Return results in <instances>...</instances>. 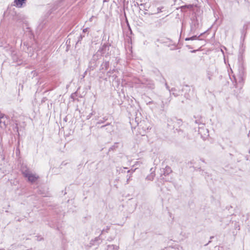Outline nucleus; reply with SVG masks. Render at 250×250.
Instances as JSON below:
<instances>
[{
  "mask_svg": "<svg viewBox=\"0 0 250 250\" xmlns=\"http://www.w3.org/2000/svg\"><path fill=\"white\" fill-rule=\"evenodd\" d=\"M21 172L23 176L27 178L28 181L30 183L35 182L38 178L39 176L35 174H33L26 167H22L21 168Z\"/></svg>",
  "mask_w": 250,
  "mask_h": 250,
  "instance_id": "nucleus-1",
  "label": "nucleus"
},
{
  "mask_svg": "<svg viewBox=\"0 0 250 250\" xmlns=\"http://www.w3.org/2000/svg\"><path fill=\"white\" fill-rule=\"evenodd\" d=\"M141 82L142 84L150 89H153L155 88L154 83L153 81L151 80L144 79L141 80Z\"/></svg>",
  "mask_w": 250,
  "mask_h": 250,
  "instance_id": "nucleus-2",
  "label": "nucleus"
},
{
  "mask_svg": "<svg viewBox=\"0 0 250 250\" xmlns=\"http://www.w3.org/2000/svg\"><path fill=\"white\" fill-rule=\"evenodd\" d=\"M161 103L160 105H156L155 106L153 107L152 108L154 109H157L160 108V110L164 111L166 106H167L168 103L170 101V99L168 98L167 101H164L163 99H161Z\"/></svg>",
  "mask_w": 250,
  "mask_h": 250,
  "instance_id": "nucleus-3",
  "label": "nucleus"
},
{
  "mask_svg": "<svg viewBox=\"0 0 250 250\" xmlns=\"http://www.w3.org/2000/svg\"><path fill=\"white\" fill-rule=\"evenodd\" d=\"M216 69L215 67H209L207 70V76L208 79L210 81L212 77L216 73Z\"/></svg>",
  "mask_w": 250,
  "mask_h": 250,
  "instance_id": "nucleus-4",
  "label": "nucleus"
},
{
  "mask_svg": "<svg viewBox=\"0 0 250 250\" xmlns=\"http://www.w3.org/2000/svg\"><path fill=\"white\" fill-rule=\"evenodd\" d=\"M5 117L3 114L0 115V125L1 127H5Z\"/></svg>",
  "mask_w": 250,
  "mask_h": 250,
  "instance_id": "nucleus-5",
  "label": "nucleus"
},
{
  "mask_svg": "<svg viewBox=\"0 0 250 250\" xmlns=\"http://www.w3.org/2000/svg\"><path fill=\"white\" fill-rule=\"evenodd\" d=\"M202 35V34H201L199 36H197V35L193 36L189 38H186V41H192V40H200L199 38Z\"/></svg>",
  "mask_w": 250,
  "mask_h": 250,
  "instance_id": "nucleus-6",
  "label": "nucleus"
},
{
  "mask_svg": "<svg viewBox=\"0 0 250 250\" xmlns=\"http://www.w3.org/2000/svg\"><path fill=\"white\" fill-rule=\"evenodd\" d=\"M119 247L116 245H111L107 246V250H117Z\"/></svg>",
  "mask_w": 250,
  "mask_h": 250,
  "instance_id": "nucleus-7",
  "label": "nucleus"
},
{
  "mask_svg": "<svg viewBox=\"0 0 250 250\" xmlns=\"http://www.w3.org/2000/svg\"><path fill=\"white\" fill-rule=\"evenodd\" d=\"M172 172L171 168L167 166L164 170V174L168 175Z\"/></svg>",
  "mask_w": 250,
  "mask_h": 250,
  "instance_id": "nucleus-8",
  "label": "nucleus"
},
{
  "mask_svg": "<svg viewBox=\"0 0 250 250\" xmlns=\"http://www.w3.org/2000/svg\"><path fill=\"white\" fill-rule=\"evenodd\" d=\"M108 66H109V62H104L102 65L103 68H104V67L105 69H107Z\"/></svg>",
  "mask_w": 250,
  "mask_h": 250,
  "instance_id": "nucleus-9",
  "label": "nucleus"
},
{
  "mask_svg": "<svg viewBox=\"0 0 250 250\" xmlns=\"http://www.w3.org/2000/svg\"><path fill=\"white\" fill-rule=\"evenodd\" d=\"M132 177V174H128L126 176L127 180H126V184H128L129 183V182L130 180L131 177Z\"/></svg>",
  "mask_w": 250,
  "mask_h": 250,
  "instance_id": "nucleus-10",
  "label": "nucleus"
},
{
  "mask_svg": "<svg viewBox=\"0 0 250 250\" xmlns=\"http://www.w3.org/2000/svg\"><path fill=\"white\" fill-rule=\"evenodd\" d=\"M127 169V167H119V168H118L117 169V170L118 171H119L120 172H125V170Z\"/></svg>",
  "mask_w": 250,
  "mask_h": 250,
  "instance_id": "nucleus-11",
  "label": "nucleus"
},
{
  "mask_svg": "<svg viewBox=\"0 0 250 250\" xmlns=\"http://www.w3.org/2000/svg\"><path fill=\"white\" fill-rule=\"evenodd\" d=\"M192 7V5L191 4H189V5H186L185 6H183L181 7V8H182V9H184L186 8H191Z\"/></svg>",
  "mask_w": 250,
  "mask_h": 250,
  "instance_id": "nucleus-12",
  "label": "nucleus"
},
{
  "mask_svg": "<svg viewBox=\"0 0 250 250\" xmlns=\"http://www.w3.org/2000/svg\"><path fill=\"white\" fill-rule=\"evenodd\" d=\"M163 8V7H158L157 9V11L155 12V13H154V14H157V13H159L161 12L162 11V10Z\"/></svg>",
  "mask_w": 250,
  "mask_h": 250,
  "instance_id": "nucleus-13",
  "label": "nucleus"
},
{
  "mask_svg": "<svg viewBox=\"0 0 250 250\" xmlns=\"http://www.w3.org/2000/svg\"><path fill=\"white\" fill-rule=\"evenodd\" d=\"M83 36L82 35H80L79 37V38H78V40L77 41V43H78L83 39Z\"/></svg>",
  "mask_w": 250,
  "mask_h": 250,
  "instance_id": "nucleus-14",
  "label": "nucleus"
},
{
  "mask_svg": "<svg viewBox=\"0 0 250 250\" xmlns=\"http://www.w3.org/2000/svg\"><path fill=\"white\" fill-rule=\"evenodd\" d=\"M204 130V127H200L199 128V133H200V134H202V130Z\"/></svg>",
  "mask_w": 250,
  "mask_h": 250,
  "instance_id": "nucleus-15",
  "label": "nucleus"
},
{
  "mask_svg": "<svg viewBox=\"0 0 250 250\" xmlns=\"http://www.w3.org/2000/svg\"><path fill=\"white\" fill-rule=\"evenodd\" d=\"M154 104V103L153 101H149V102H148L147 103V104Z\"/></svg>",
  "mask_w": 250,
  "mask_h": 250,
  "instance_id": "nucleus-16",
  "label": "nucleus"
},
{
  "mask_svg": "<svg viewBox=\"0 0 250 250\" xmlns=\"http://www.w3.org/2000/svg\"><path fill=\"white\" fill-rule=\"evenodd\" d=\"M92 115H93V114H92V113L90 114L87 116V119H89V118L91 117V116H92Z\"/></svg>",
  "mask_w": 250,
  "mask_h": 250,
  "instance_id": "nucleus-17",
  "label": "nucleus"
},
{
  "mask_svg": "<svg viewBox=\"0 0 250 250\" xmlns=\"http://www.w3.org/2000/svg\"><path fill=\"white\" fill-rule=\"evenodd\" d=\"M103 123V121H99L97 123V124H101V123Z\"/></svg>",
  "mask_w": 250,
  "mask_h": 250,
  "instance_id": "nucleus-18",
  "label": "nucleus"
},
{
  "mask_svg": "<svg viewBox=\"0 0 250 250\" xmlns=\"http://www.w3.org/2000/svg\"><path fill=\"white\" fill-rule=\"evenodd\" d=\"M86 30H87V28H85V29H84L83 30V31L84 32H85Z\"/></svg>",
  "mask_w": 250,
  "mask_h": 250,
  "instance_id": "nucleus-19",
  "label": "nucleus"
},
{
  "mask_svg": "<svg viewBox=\"0 0 250 250\" xmlns=\"http://www.w3.org/2000/svg\"><path fill=\"white\" fill-rule=\"evenodd\" d=\"M187 46L188 47V48H191V47L189 45H188Z\"/></svg>",
  "mask_w": 250,
  "mask_h": 250,
  "instance_id": "nucleus-20",
  "label": "nucleus"
},
{
  "mask_svg": "<svg viewBox=\"0 0 250 250\" xmlns=\"http://www.w3.org/2000/svg\"><path fill=\"white\" fill-rule=\"evenodd\" d=\"M104 126H105V125H103L101 126V128H104Z\"/></svg>",
  "mask_w": 250,
  "mask_h": 250,
  "instance_id": "nucleus-21",
  "label": "nucleus"
},
{
  "mask_svg": "<svg viewBox=\"0 0 250 250\" xmlns=\"http://www.w3.org/2000/svg\"><path fill=\"white\" fill-rule=\"evenodd\" d=\"M173 95H174L175 96H177V95H175V94L174 93H173Z\"/></svg>",
  "mask_w": 250,
  "mask_h": 250,
  "instance_id": "nucleus-22",
  "label": "nucleus"
},
{
  "mask_svg": "<svg viewBox=\"0 0 250 250\" xmlns=\"http://www.w3.org/2000/svg\"><path fill=\"white\" fill-rule=\"evenodd\" d=\"M144 9L146 10V11H147V9H146V8H145Z\"/></svg>",
  "mask_w": 250,
  "mask_h": 250,
  "instance_id": "nucleus-23",
  "label": "nucleus"
},
{
  "mask_svg": "<svg viewBox=\"0 0 250 250\" xmlns=\"http://www.w3.org/2000/svg\"><path fill=\"white\" fill-rule=\"evenodd\" d=\"M130 172V170H129L127 171L128 173H129Z\"/></svg>",
  "mask_w": 250,
  "mask_h": 250,
  "instance_id": "nucleus-24",
  "label": "nucleus"
},
{
  "mask_svg": "<svg viewBox=\"0 0 250 250\" xmlns=\"http://www.w3.org/2000/svg\"><path fill=\"white\" fill-rule=\"evenodd\" d=\"M144 14H145V15H146V14H148V13H147V12H145V13H144Z\"/></svg>",
  "mask_w": 250,
  "mask_h": 250,
  "instance_id": "nucleus-25",
  "label": "nucleus"
},
{
  "mask_svg": "<svg viewBox=\"0 0 250 250\" xmlns=\"http://www.w3.org/2000/svg\"><path fill=\"white\" fill-rule=\"evenodd\" d=\"M195 51H196V50H193V51H192L191 52H195Z\"/></svg>",
  "mask_w": 250,
  "mask_h": 250,
  "instance_id": "nucleus-26",
  "label": "nucleus"
},
{
  "mask_svg": "<svg viewBox=\"0 0 250 250\" xmlns=\"http://www.w3.org/2000/svg\"><path fill=\"white\" fill-rule=\"evenodd\" d=\"M98 239H99V238H98V237H96V240H97Z\"/></svg>",
  "mask_w": 250,
  "mask_h": 250,
  "instance_id": "nucleus-27",
  "label": "nucleus"
},
{
  "mask_svg": "<svg viewBox=\"0 0 250 250\" xmlns=\"http://www.w3.org/2000/svg\"><path fill=\"white\" fill-rule=\"evenodd\" d=\"M141 6H144V4H141Z\"/></svg>",
  "mask_w": 250,
  "mask_h": 250,
  "instance_id": "nucleus-28",
  "label": "nucleus"
},
{
  "mask_svg": "<svg viewBox=\"0 0 250 250\" xmlns=\"http://www.w3.org/2000/svg\"><path fill=\"white\" fill-rule=\"evenodd\" d=\"M146 179H147L150 180V179L148 178V177H146Z\"/></svg>",
  "mask_w": 250,
  "mask_h": 250,
  "instance_id": "nucleus-29",
  "label": "nucleus"
}]
</instances>
